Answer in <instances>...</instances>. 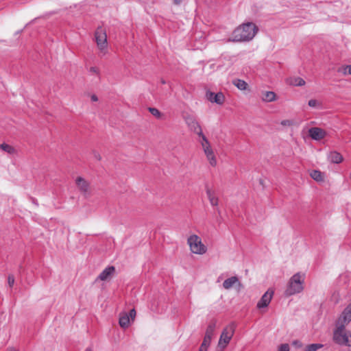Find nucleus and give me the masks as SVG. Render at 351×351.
I'll return each instance as SVG.
<instances>
[{
  "label": "nucleus",
  "instance_id": "1",
  "mask_svg": "<svg viewBox=\"0 0 351 351\" xmlns=\"http://www.w3.org/2000/svg\"><path fill=\"white\" fill-rule=\"evenodd\" d=\"M258 27L253 23H246L237 27L232 32V41L243 42L251 40L256 34Z\"/></svg>",
  "mask_w": 351,
  "mask_h": 351
},
{
  "label": "nucleus",
  "instance_id": "2",
  "mask_svg": "<svg viewBox=\"0 0 351 351\" xmlns=\"http://www.w3.org/2000/svg\"><path fill=\"white\" fill-rule=\"evenodd\" d=\"M346 326L338 322L335 323V328L332 334L333 341L339 346H350L351 330L346 329Z\"/></svg>",
  "mask_w": 351,
  "mask_h": 351
},
{
  "label": "nucleus",
  "instance_id": "3",
  "mask_svg": "<svg viewBox=\"0 0 351 351\" xmlns=\"http://www.w3.org/2000/svg\"><path fill=\"white\" fill-rule=\"evenodd\" d=\"M305 275L300 272L294 274L289 280L285 295L290 296L302 292L304 289Z\"/></svg>",
  "mask_w": 351,
  "mask_h": 351
},
{
  "label": "nucleus",
  "instance_id": "4",
  "mask_svg": "<svg viewBox=\"0 0 351 351\" xmlns=\"http://www.w3.org/2000/svg\"><path fill=\"white\" fill-rule=\"evenodd\" d=\"M235 329L236 325L234 322L230 323L223 328L220 335L217 346V348L220 351H223L230 343L234 334Z\"/></svg>",
  "mask_w": 351,
  "mask_h": 351
},
{
  "label": "nucleus",
  "instance_id": "5",
  "mask_svg": "<svg viewBox=\"0 0 351 351\" xmlns=\"http://www.w3.org/2000/svg\"><path fill=\"white\" fill-rule=\"evenodd\" d=\"M191 251L196 254H204L206 252L207 248L202 242L201 239L196 234L190 236L187 239Z\"/></svg>",
  "mask_w": 351,
  "mask_h": 351
},
{
  "label": "nucleus",
  "instance_id": "6",
  "mask_svg": "<svg viewBox=\"0 0 351 351\" xmlns=\"http://www.w3.org/2000/svg\"><path fill=\"white\" fill-rule=\"evenodd\" d=\"M95 41L99 52L102 55L107 53L108 42L106 30L101 27H98L95 33Z\"/></svg>",
  "mask_w": 351,
  "mask_h": 351
},
{
  "label": "nucleus",
  "instance_id": "7",
  "mask_svg": "<svg viewBox=\"0 0 351 351\" xmlns=\"http://www.w3.org/2000/svg\"><path fill=\"white\" fill-rule=\"evenodd\" d=\"M182 118L190 130L197 135L202 134V128L193 114L189 112H184L182 114Z\"/></svg>",
  "mask_w": 351,
  "mask_h": 351
},
{
  "label": "nucleus",
  "instance_id": "8",
  "mask_svg": "<svg viewBox=\"0 0 351 351\" xmlns=\"http://www.w3.org/2000/svg\"><path fill=\"white\" fill-rule=\"evenodd\" d=\"M76 186L79 191L86 197L90 196L91 193L90 184L81 176L76 178L75 180Z\"/></svg>",
  "mask_w": 351,
  "mask_h": 351
},
{
  "label": "nucleus",
  "instance_id": "9",
  "mask_svg": "<svg viewBox=\"0 0 351 351\" xmlns=\"http://www.w3.org/2000/svg\"><path fill=\"white\" fill-rule=\"evenodd\" d=\"M335 322L347 326L351 322V302L343 310Z\"/></svg>",
  "mask_w": 351,
  "mask_h": 351
},
{
  "label": "nucleus",
  "instance_id": "10",
  "mask_svg": "<svg viewBox=\"0 0 351 351\" xmlns=\"http://www.w3.org/2000/svg\"><path fill=\"white\" fill-rule=\"evenodd\" d=\"M308 134L312 139L320 141L326 137V132L320 128L314 127L308 130Z\"/></svg>",
  "mask_w": 351,
  "mask_h": 351
},
{
  "label": "nucleus",
  "instance_id": "11",
  "mask_svg": "<svg viewBox=\"0 0 351 351\" xmlns=\"http://www.w3.org/2000/svg\"><path fill=\"white\" fill-rule=\"evenodd\" d=\"M273 294V291L269 289L267 291H266L258 301L257 304V308H262L267 307L271 302Z\"/></svg>",
  "mask_w": 351,
  "mask_h": 351
},
{
  "label": "nucleus",
  "instance_id": "12",
  "mask_svg": "<svg viewBox=\"0 0 351 351\" xmlns=\"http://www.w3.org/2000/svg\"><path fill=\"white\" fill-rule=\"evenodd\" d=\"M206 97L210 102L216 103L219 105L223 104L225 100L224 95L221 93H214L213 92H208L206 93Z\"/></svg>",
  "mask_w": 351,
  "mask_h": 351
},
{
  "label": "nucleus",
  "instance_id": "13",
  "mask_svg": "<svg viewBox=\"0 0 351 351\" xmlns=\"http://www.w3.org/2000/svg\"><path fill=\"white\" fill-rule=\"evenodd\" d=\"M203 151L210 165L213 167H215L217 165V160L211 146L206 147L203 149Z\"/></svg>",
  "mask_w": 351,
  "mask_h": 351
},
{
  "label": "nucleus",
  "instance_id": "14",
  "mask_svg": "<svg viewBox=\"0 0 351 351\" xmlns=\"http://www.w3.org/2000/svg\"><path fill=\"white\" fill-rule=\"evenodd\" d=\"M115 271L114 266H109L106 267L102 272L99 275L97 279L104 281L110 278Z\"/></svg>",
  "mask_w": 351,
  "mask_h": 351
},
{
  "label": "nucleus",
  "instance_id": "15",
  "mask_svg": "<svg viewBox=\"0 0 351 351\" xmlns=\"http://www.w3.org/2000/svg\"><path fill=\"white\" fill-rule=\"evenodd\" d=\"M343 159L342 155L336 151H332L328 155V160L332 163L339 164L343 161Z\"/></svg>",
  "mask_w": 351,
  "mask_h": 351
},
{
  "label": "nucleus",
  "instance_id": "16",
  "mask_svg": "<svg viewBox=\"0 0 351 351\" xmlns=\"http://www.w3.org/2000/svg\"><path fill=\"white\" fill-rule=\"evenodd\" d=\"M206 195L208 199L213 206H217L219 204V198L216 195L215 192L212 189L207 188L206 189Z\"/></svg>",
  "mask_w": 351,
  "mask_h": 351
},
{
  "label": "nucleus",
  "instance_id": "17",
  "mask_svg": "<svg viewBox=\"0 0 351 351\" xmlns=\"http://www.w3.org/2000/svg\"><path fill=\"white\" fill-rule=\"evenodd\" d=\"M286 82L289 85L294 86H302L305 85V81L300 77H290L287 79Z\"/></svg>",
  "mask_w": 351,
  "mask_h": 351
},
{
  "label": "nucleus",
  "instance_id": "18",
  "mask_svg": "<svg viewBox=\"0 0 351 351\" xmlns=\"http://www.w3.org/2000/svg\"><path fill=\"white\" fill-rule=\"evenodd\" d=\"M130 318L128 313L123 312L119 315V324L121 328H128L130 325Z\"/></svg>",
  "mask_w": 351,
  "mask_h": 351
},
{
  "label": "nucleus",
  "instance_id": "19",
  "mask_svg": "<svg viewBox=\"0 0 351 351\" xmlns=\"http://www.w3.org/2000/svg\"><path fill=\"white\" fill-rule=\"evenodd\" d=\"M237 282H239V279L237 276L230 277L224 280L223 287L225 289H231Z\"/></svg>",
  "mask_w": 351,
  "mask_h": 351
},
{
  "label": "nucleus",
  "instance_id": "20",
  "mask_svg": "<svg viewBox=\"0 0 351 351\" xmlns=\"http://www.w3.org/2000/svg\"><path fill=\"white\" fill-rule=\"evenodd\" d=\"M262 99L265 102L274 101L276 99V95L273 91H266L263 93Z\"/></svg>",
  "mask_w": 351,
  "mask_h": 351
},
{
  "label": "nucleus",
  "instance_id": "21",
  "mask_svg": "<svg viewBox=\"0 0 351 351\" xmlns=\"http://www.w3.org/2000/svg\"><path fill=\"white\" fill-rule=\"evenodd\" d=\"M216 326H217V321L215 319L211 320L206 328L205 335L213 337Z\"/></svg>",
  "mask_w": 351,
  "mask_h": 351
},
{
  "label": "nucleus",
  "instance_id": "22",
  "mask_svg": "<svg viewBox=\"0 0 351 351\" xmlns=\"http://www.w3.org/2000/svg\"><path fill=\"white\" fill-rule=\"evenodd\" d=\"M0 149L9 154H16V149L10 145L6 143L0 144Z\"/></svg>",
  "mask_w": 351,
  "mask_h": 351
},
{
  "label": "nucleus",
  "instance_id": "23",
  "mask_svg": "<svg viewBox=\"0 0 351 351\" xmlns=\"http://www.w3.org/2000/svg\"><path fill=\"white\" fill-rule=\"evenodd\" d=\"M233 84L237 86L239 90H245L247 89V84L242 80L236 79L233 81Z\"/></svg>",
  "mask_w": 351,
  "mask_h": 351
},
{
  "label": "nucleus",
  "instance_id": "24",
  "mask_svg": "<svg viewBox=\"0 0 351 351\" xmlns=\"http://www.w3.org/2000/svg\"><path fill=\"white\" fill-rule=\"evenodd\" d=\"M198 136L199 137V143L201 144L202 149H204L206 147L210 146L208 140L203 132H202V134H198Z\"/></svg>",
  "mask_w": 351,
  "mask_h": 351
},
{
  "label": "nucleus",
  "instance_id": "25",
  "mask_svg": "<svg viewBox=\"0 0 351 351\" xmlns=\"http://www.w3.org/2000/svg\"><path fill=\"white\" fill-rule=\"evenodd\" d=\"M311 177L317 182L323 181L324 180L322 172L317 170L312 171L311 173Z\"/></svg>",
  "mask_w": 351,
  "mask_h": 351
},
{
  "label": "nucleus",
  "instance_id": "26",
  "mask_svg": "<svg viewBox=\"0 0 351 351\" xmlns=\"http://www.w3.org/2000/svg\"><path fill=\"white\" fill-rule=\"evenodd\" d=\"M323 346L324 345L321 343H312L306 347L305 351H317L318 349L323 348Z\"/></svg>",
  "mask_w": 351,
  "mask_h": 351
},
{
  "label": "nucleus",
  "instance_id": "27",
  "mask_svg": "<svg viewBox=\"0 0 351 351\" xmlns=\"http://www.w3.org/2000/svg\"><path fill=\"white\" fill-rule=\"evenodd\" d=\"M338 71L344 75H351V64L341 66L339 69Z\"/></svg>",
  "mask_w": 351,
  "mask_h": 351
},
{
  "label": "nucleus",
  "instance_id": "28",
  "mask_svg": "<svg viewBox=\"0 0 351 351\" xmlns=\"http://www.w3.org/2000/svg\"><path fill=\"white\" fill-rule=\"evenodd\" d=\"M88 73L91 75H95L98 79H100V71L97 66H91L88 69Z\"/></svg>",
  "mask_w": 351,
  "mask_h": 351
},
{
  "label": "nucleus",
  "instance_id": "29",
  "mask_svg": "<svg viewBox=\"0 0 351 351\" xmlns=\"http://www.w3.org/2000/svg\"><path fill=\"white\" fill-rule=\"evenodd\" d=\"M149 112L157 119L162 117V113L156 108H149Z\"/></svg>",
  "mask_w": 351,
  "mask_h": 351
},
{
  "label": "nucleus",
  "instance_id": "30",
  "mask_svg": "<svg viewBox=\"0 0 351 351\" xmlns=\"http://www.w3.org/2000/svg\"><path fill=\"white\" fill-rule=\"evenodd\" d=\"M212 337H209L208 335H206L204 337L203 341L202 343V345L204 346H206L207 348L209 347L210 342H211Z\"/></svg>",
  "mask_w": 351,
  "mask_h": 351
},
{
  "label": "nucleus",
  "instance_id": "31",
  "mask_svg": "<svg viewBox=\"0 0 351 351\" xmlns=\"http://www.w3.org/2000/svg\"><path fill=\"white\" fill-rule=\"evenodd\" d=\"M308 104L311 108H317L321 106V103L316 99H310Z\"/></svg>",
  "mask_w": 351,
  "mask_h": 351
},
{
  "label": "nucleus",
  "instance_id": "32",
  "mask_svg": "<svg viewBox=\"0 0 351 351\" xmlns=\"http://www.w3.org/2000/svg\"><path fill=\"white\" fill-rule=\"evenodd\" d=\"M280 125L283 127H290L293 125V121L290 119H285L280 121Z\"/></svg>",
  "mask_w": 351,
  "mask_h": 351
},
{
  "label": "nucleus",
  "instance_id": "33",
  "mask_svg": "<svg viewBox=\"0 0 351 351\" xmlns=\"http://www.w3.org/2000/svg\"><path fill=\"white\" fill-rule=\"evenodd\" d=\"M14 277L12 274H10L8 278V282L10 287H12L14 284Z\"/></svg>",
  "mask_w": 351,
  "mask_h": 351
},
{
  "label": "nucleus",
  "instance_id": "34",
  "mask_svg": "<svg viewBox=\"0 0 351 351\" xmlns=\"http://www.w3.org/2000/svg\"><path fill=\"white\" fill-rule=\"evenodd\" d=\"M278 351H289V346L287 343L281 344L278 348Z\"/></svg>",
  "mask_w": 351,
  "mask_h": 351
},
{
  "label": "nucleus",
  "instance_id": "35",
  "mask_svg": "<svg viewBox=\"0 0 351 351\" xmlns=\"http://www.w3.org/2000/svg\"><path fill=\"white\" fill-rule=\"evenodd\" d=\"M93 157L95 160H101V156L100 155V154L96 151H93Z\"/></svg>",
  "mask_w": 351,
  "mask_h": 351
},
{
  "label": "nucleus",
  "instance_id": "36",
  "mask_svg": "<svg viewBox=\"0 0 351 351\" xmlns=\"http://www.w3.org/2000/svg\"><path fill=\"white\" fill-rule=\"evenodd\" d=\"M130 318L133 321L136 317V311L134 308L132 309L128 313Z\"/></svg>",
  "mask_w": 351,
  "mask_h": 351
},
{
  "label": "nucleus",
  "instance_id": "37",
  "mask_svg": "<svg viewBox=\"0 0 351 351\" xmlns=\"http://www.w3.org/2000/svg\"><path fill=\"white\" fill-rule=\"evenodd\" d=\"M208 348L201 344L198 351H207Z\"/></svg>",
  "mask_w": 351,
  "mask_h": 351
},
{
  "label": "nucleus",
  "instance_id": "38",
  "mask_svg": "<svg viewBox=\"0 0 351 351\" xmlns=\"http://www.w3.org/2000/svg\"><path fill=\"white\" fill-rule=\"evenodd\" d=\"M91 100H92L93 101H98V97H97V95H91Z\"/></svg>",
  "mask_w": 351,
  "mask_h": 351
},
{
  "label": "nucleus",
  "instance_id": "39",
  "mask_svg": "<svg viewBox=\"0 0 351 351\" xmlns=\"http://www.w3.org/2000/svg\"><path fill=\"white\" fill-rule=\"evenodd\" d=\"M293 345L298 346V347L302 346V343L298 341H293Z\"/></svg>",
  "mask_w": 351,
  "mask_h": 351
},
{
  "label": "nucleus",
  "instance_id": "40",
  "mask_svg": "<svg viewBox=\"0 0 351 351\" xmlns=\"http://www.w3.org/2000/svg\"><path fill=\"white\" fill-rule=\"evenodd\" d=\"M181 0H173V3L176 5H180L181 3Z\"/></svg>",
  "mask_w": 351,
  "mask_h": 351
},
{
  "label": "nucleus",
  "instance_id": "41",
  "mask_svg": "<svg viewBox=\"0 0 351 351\" xmlns=\"http://www.w3.org/2000/svg\"><path fill=\"white\" fill-rule=\"evenodd\" d=\"M85 351H93L91 348H87Z\"/></svg>",
  "mask_w": 351,
  "mask_h": 351
},
{
  "label": "nucleus",
  "instance_id": "42",
  "mask_svg": "<svg viewBox=\"0 0 351 351\" xmlns=\"http://www.w3.org/2000/svg\"><path fill=\"white\" fill-rule=\"evenodd\" d=\"M161 82H162V84H165V80H163L161 81Z\"/></svg>",
  "mask_w": 351,
  "mask_h": 351
}]
</instances>
